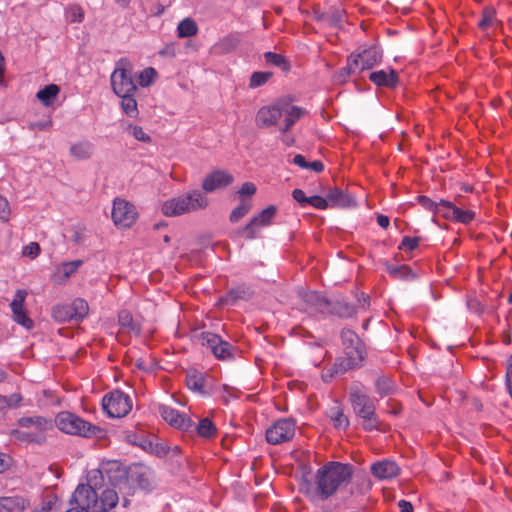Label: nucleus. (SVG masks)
Returning <instances> with one entry per match:
<instances>
[{
    "instance_id": "obj_45",
    "label": "nucleus",
    "mask_w": 512,
    "mask_h": 512,
    "mask_svg": "<svg viewBox=\"0 0 512 512\" xmlns=\"http://www.w3.org/2000/svg\"><path fill=\"white\" fill-rule=\"evenodd\" d=\"M197 433L204 438H211L216 434V427L209 418H204L199 421L196 426Z\"/></svg>"
},
{
    "instance_id": "obj_60",
    "label": "nucleus",
    "mask_w": 512,
    "mask_h": 512,
    "mask_svg": "<svg viewBox=\"0 0 512 512\" xmlns=\"http://www.w3.org/2000/svg\"><path fill=\"white\" fill-rule=\"evenodd\" d=\"M159 54L161 56H169L174 57L176 55L174 44H168L166 45Z\"/></svg>"
},
{
    "instance_id": "obj_30",
    "label": "nucleus",
    "mask_w": 512,
    "mask_h": 512,
    "mask_svg": "<svg viewBox=\"0 0 512 512\" xmlns=\"http://www.w3.org/2000/svg\"><path fill=\"white\" fill-rule=\"evenodd\" d=\"M328 313L335 314L341 318H349L356 313V310L355 307L350 303L343 300H337L330 302Z\"/></svg>"
},
{
    "instance_id": "obj_32",
    "label": "nucleus",
    "mask_w": 512,
    "mask_h": 512,
    "mask_svg": "<svg viewBox=\"0 0 512 512\" xmlns=\"http://www.w3.org/2000/svg\"><path fill=\"white\" fill-rule=\"evenodd\" d=\"M496 23V10L492 6H486L483 8L481 13V19L479 20L477 26L478 28L486 32L490 28H492Z\"/></svg>"
},
{
    "instance_id": "obj_41",
    "label": "nucleus",
    "mask_w": 512,
    "mask_h": 512,
    "mask_svg": "<svg viewBox=\"0 0 512 512\" xmlns=\"http://www.w3.org/2000/svg\"><path fill=\"white\" fill-rule=\"evenodd\" d=\"M198 31V27L194 20L186 18L182 20L177 27V33L180 38L194 36Z\"/></svg>"
},
{
    "instance_id": "obj_4",
    "label": "nucleus",
    "mask_w": 512,
    "mask_h": 512,
    "mask_svg": "<svg viewBox=\"0 0 512 512\" xmlns=\"http://www.w3.org/2000/svg\"><path fill=\"white\" fill-rule=\"evenodd\" d=\"M19 428L10 431V437L25 444L42 445L46 442V432L54 428L53 420L41 415L24 416L17 420Z\"/></svg>"
},
{
    "instance_id": "obj_57",
    "label": "nucleus",
    "mask_w": 512,
    "mask_h": 512,
    "mask_svg": "<svg viewBox=\"0 0 512 512\" xmlns=\"http://www.w3.org/2000/svg\"><path fill=\"white\" fill-rule=\"evenodd\" d=\"M40 252V246L36 242L30 243L28 246L24 248V254L30 257H36Z\"/></svg>"
},
{
    "instance_id": "obj_58",
    "label": "nucleus",
    "mask_w": 512,
    "mask_h": 512,
    "mask_svg": "<svg viewBox=\"0 0 512 512\" xmlns=\"http://www.w3.org/2000/svg\"><path fill=\"white\" fill-rule=\"evenodd\" d=\"M6 398H7L9 408L18 407L23 399L21 394H19V393L11 394L9 396H6Z\"/></svg>"
},
{
    "instance_id": "obj_44",
    "label": "nucleus",
    "mask_w": 512,
    "mask_h": 512,
    "mask_svg": "<svg viewBox=\"0 0 512 512\" xmlns=\"http://www.w3.org/2000/svg\"><path fill=\"white\" fill-rule=\"evenodd\" d=\"M264 59L267 64L279 67L283 71H288L290 69V64L281 54H277L274 52H266L264 54Z\"/></svg>"
},
{
    "instance_id": "obj_50",
    "label": "nucleus",
    "mask_w": 512,
    "mask_h": 512,
    "mask_svg": "<svg viewBox=\"0 0 512 512\" xmlns=\"http://www.w3.org/2000/svg\"><path fill=\"white\" fill-rule=\"evenodd\" d=\"M67 19L71 23H81L84 20V11L78 5H71L66 11Z\"/></svg>"
},
{
    "instance_id": "obj_33",
    "label": "nucleus",
    "mask_w": 512,
    "mask_h": 512,
    "mask_svg": "<svg viewBox=\"0 0 512 512\" xmlns=\"http://www.w3.org/2000/svg\"><path fill=\"white\" fill-rule=\"evenodd\" d=\"M52 316L58 322L75 321V317L70 304L56 305L52 309Z\"/></svg>"
},
{
    "instance_id": "obj_47",
    "label": "nucleus",
    "mask_w": 512,
    "mask_h": 512,
    "mask_svg": "<svg viewBox=\"0 0 512 512\" xmlns=\"http://www.w3.org/2000/svg\"><path fill=\"white\" fill-rule=\"evenodd\" d=\"M331 420L336 429L345 430L349 426L347 416H345L343 411L338 407L331 410Z\"/></svg>"
},
{
    "instance_id": "obj_51",
    "label": "nucleus",
    "mask_w": 512,
    "mask_h": 512,
    "mask_svg": "<svg viewBox=\"0 0 512 512\" xmlns=\"http://www.w3.org/2000/svg\"><path fill=\"white\" fill-rule=\"evenodd\" d=\"M118 322H119L120 326H122L124 328H128L132 331L138 330L134 323L132 314L127 310H122L119 313Z\"/></svg>"
},
{
    "instance_id": "obj_55",
    "label": "nucleus",
    "mask_w": 512,
    "mask_h": 512,
    "mask_svg": "<svg viewBox=\"0 0 512 512\" xmlns=\"http://www.w3.org/2000/svg\"><path fill=\"white\" fill-rule=\"evenodd\" d=\"M419 242H420V238H418V237L412 238L409 236H405V237H403L399 248L404 249L406 251H413L414 249H416L418 247Z\"/></svg>"
},
{
    "instance_id": "obj_54",
    "label": "nucleus",
    "mask_w": 512,
    "mask_h": 512,
    "mask_svg": "<svg viewBox=\"0 0 512 512\" xmlns=\"http://www.w3.org/2000/svg\"><path fill=\"white\" fill-rule=\"evenodd\" d=\"M416 200L426 210L432 211L433 213L435 212L438 201L432 200L423 194L418 195Z\"/></svg>"
},
{
    "instance_id": "obj_31",
    "label": "nucleus",
    "mask_w": 512,
    "mask_h": 512,
    "mask_svg": "<svg viewBox=\"0 0 512 512\" xmlns=\"http://www.w3.org/2000/svg\"><path fill=\"white\" fill-rule=\"evenodd\" d=\"M92 153L93 144L89 141H80L72 144L70 147V154L78 160L88 159Z\"/></svg>"
},
{
    "instance_id": "obj_11",
    "label": "nucleus",
    "mask_w": 512,
    "mask_h": 512,
    "mask_svg": "<svg viewBox=\"0 0 512 512\" xmlns=\"http://www.w3.org/2000/svg\"><path fill=\"white\" fill-rule=\"evenodd\" d=\"M277 211L278 209L275 205H269L253 216L245 226L238 229L237 233L246 240H253L259 237L260 230L272 224Z\"/></svg>"
},
{
    "instance_id": "obj_62",
    "label": "nucleus",
    "mask_w": 512,
    "mask_h": 512,
    "mask_svg": "<svg viewBox=\"0 0 512 512\" xmlns=\"http://www.w3.org/2000/svg\"><path fill=\"white\" fill-rule=\"evenodd\" d=\"M408 270V267L406 265H401L399 267H394L389 270L391 275H395L397 277H402L404 275V272Z\"/></svg>"
},
{
    "instance_id": "obj_64",
    "label": "nucleus",
    "mask_w": 512,
    "mask_h": 512,
    "mask_svg": "<svg viewBox=\"0 0 512 512\" xmlns=\"http://www.w3.org/2000/svg\"><path fill=\"white\" fill-rule=\"evenodd\" d=\"M257 187L252 182H245L237 192H256Z\"/></svg>"
},
{
    "instance_id": "obj_39",
    "label": "nucleus",
    "mask_w": 512,
    "mask_h": 512,
    "mask_svg": "<svg viewBox=\"0 0 512 512\" xmlns=\"http://www.w3.org/2000/svg\"><path fill=\"white\" fill-rule=\"evenodd\" d=\"M376 392L381 396H387L394 392L395 383L387 376H379L375 383Z\"/></svg>"
},
{
    "instance_id": "obj_18",
    "label": "nucleus",
    "mask_w": 512,
    "mask_h": 512,
    "mask_svg": "<svg viewBox=\"0 0 512 512\" xmlns=\"http://www.w3.org/2000/svg\"><path fill=\"white\" fill-rule=\"evenodd\" d=\"M158 412L166 422L175 428L187 431L194 425L189 417L172 407L160 405Z\"/></svg>"
},
{
    "instance_id": "obj_8",
    "label": "nucleus",
    "mask_w": 512,
    "mask_h": 512,
    "mask_svg": "<svg viewBox=\"0 0 512 512\" xmlns=\"http://www.w3.org/2000/svg\"><path fill=\"white\" fill-rule=\"evenodd\" d=\"M382 60V52L378 47L372 46L363 50L358 55H351L348 58L347 66L339 73V78L345 80L351 74L360 73L363 70L373 68Z\"/></svg>"
},
{
    "instance_id": "obj_15",
    "label": "nucleus",
    "mask_w": 512,
    "mask_h": 512,
    "mask_svg": "<svg viewBox=\"0 0 512 512\" xmlns=\"http://www.w3.org/2000/svg\"><path fill=\"white\" fill-rule=\"evenodd\" d=\"M127 478L132 484H136L140 489L151 491L154 484L153 470L141 463L133 464L129 467Z\"/></svg>"
},
{
    "instance_id": "obj_9",
    "label": "nucleus",
    "mask_w": 512,
    "mask_h": 512,
    "mask_svg": "<svg viewBox=\"0 0 512 512\" xmlns=\"http://www.w3.org/2000/svg\"><path fill=\"white\" fill-rule=\"evenodd\" d=\"M111 85L117 96L136 92L137 86L133 80V72L127 59H120L117 62L116 68L111 74Z\"/></svg>"
},
{
    "instance_id": "obj_48",
    "label": "nucleus",
    "mask_w": 512,
    "mask_h": 512,
    "mask_svg": "<svg viewBox=\"0 0 512 512\" xmlns=\"http://www.w3.org/2000/svg\"><path fill=\"white\" fill-rule=\"evenodd\" d=\"M156 76H157V72L154 68H152V67L145 68L138 75L139 85L141 87L150 86L154 82Z\"/></svg>"
},
{
    "instance_id": "obj_7",
    "label": "nucleus",
    "mask_w": 512,
    "mask_h": 512,
    "mask_svg": "<svg viewBox=\"0 0 512 512\" xmlns=\"http://www.w3.org/2000/svg\"><path fill=\"white\" fill-rule=\"evenodd\" d=\"M208 204L206 194H179L163 203L162 212L166 216L174 217L206 208Z\"/></svg>"
},
{
    "instance_id": "obj_1",
    "label": "nucleus",
    "mask_w": 512,
    "mask_h": 512,
    "mask_svg": "<svg viewBox=\"0 0 512 512\" xmlns=\"http://www.w3.org/2000/svg\"><path fill=\"white\" fill-rule=\"evenodd\" d=\"M353 473L351 464L330 461L317 470L314 481L304 483L303 491L312 500L325 501L348 485Z\"/></svg>"
},
{
    "instance_id": "obj_46",
    "label": "nucleus",
    "mask_w": 512,
    "mask_h": 512,
    "mask_svg": "<svg viewBox=\"0 0 512 512\" xmlns=\"http://www.w3.org/2000/svg\"><path fill=\"white\" fill-rule=\"evenodd\" d=\"M272 73L269 71H256L253 72L249 80V88L256 89L265 85L272 77Z\"/></svg>"
},
{
    "instance_id": "obj_37",
    "label": "nucleus",
    "mask_w": 512,
    "mask_h": 512,
    "mask_svg": "<svg viewBox=\"0 0 512 512\" xmlns=\"http://www.w3.org/2000/svg\"><path fill=\"white\" fill-rule=\"evenodd\" d=\"M135 93H126L125 95H119L122 99L121 107L126 115L129 117H136L138 115L137 101L134 97Z\"/></svg>"
},
{
    "instance_id": "obj_20",
    "label": "nucleus",
    "mask_w": 512,
    "mask_h": 512,
    "mask_svg": "<svg viewBox=\"0 0 512 512\" xmlns=\"http://www.w3.org/2000/svg\"><path fill=\"white\" fill-rule=\"evenodd\" d=\"M358 368H360V366L352 364L351 360H349L347 357H337L331 366L325 367L323 369L321 378L324 382L328 383L333 378L343 375L349 370Z\"/></svg>"
},
{
    "instance_id": "obj_38",
    "label": "nucleus",
    "mask_w": 512,
    "mask_h": 512,
    "mask_svg": "<svg viewBox=\"0 0 512 512\" xmlns=\"http://www.w3.org/2000/svg\"><path fill=\"white\" fill-rule=\"evenodd\" d=\"M341 339L343 350L352 349L353 347H358L359 345H364L363 341L359 338V336L350 329H343L341 331Z\"/></svg>"
},
{
    "instance_id": "obj_22",
    "label": "nucleus",
    "mask_w": 512,
    "mask_h": 512,
    "mask_svg": "<svg viewBox=\"0 0 512 512\" xmlns=\"http://www.w3.org/2000/svg\"><path fill=\"white\" fill-rule=\"evenodd\" d=\"M369 80L376 86L386 88H396L399 83V77L397 72L389 68L388 70H378L371 72Z\"/></svg>"
},
{
    "instance_id": "obj_27",
    "label": "nucleus",
    "mask_w": 512,
    "mask_h": 512,
    "mask_svg": "<svg viewBox=\"0 0 512 512\" xmlns=\"http://www.w3.org/2000/svg\"><path fill=\"white\" fill-rule=\"evenodd\" d=\"M295 201L299 203L301 207H306L310 205L317 209H326L327 208V196L324 198L319 194H311L309 197L306 194H292Z\"/></svg>"
},
{
    "instance_id": "obj_6",
    "label": "nucleus",
    "mask_w": 512,
    "mask_h": 512,
    "mask_svg": "<svg viewBox=\"0 0 512 512\" xmlns=\"http://www.w3.org/2000/svg\"><path fill=\"white\" fill-rule=\"evenodd\" d=\"M53 423L54 426L58 427L59 430L66 434L78 435L87 438L97 436L102 432L100 427L93 425L68 411L58 413Z\"/></svg>"
},
{
    "instance_id": "obj_29",
    "label": "nucleus",
    "mask_w": 512,
    "mask_h": 512,
    "mask_svg": "<svg viewBox=\"0 0 512 512\" xmlns=\"http://www.w3.org/2000/svg\"><path fill=\"white\" fill-rule=\"evenodd\" d=\"M240 43V38L237 34H228L221 38L213 47L214 52L217 54H228L234 51Z\"/></svg>"
},
{
    "instance_id": "obj_21",
    "label": "nucleus",
    "mask_w": 512,
    "mask_h": 512,
    "mask_svg": "<svg viewBox=\"0 0 512 512\" xmlns=\"http://www.w3.org/2000/svg\"><path fill=\"white\" fill-rule=\"evenodd\" d=\"M253 296V290L245 285L240 284L231 288L225 295L221 296L217 302L218 306H233L239 300L247 301Z\"/></svg>"
},
{
    "instance_id": "obj_16",
    "label": "nucleus",
    "mask_w": 512,
    "mask_h": 512,
    "mask_svg": "<svg viewBox=\"0 0 512 512\" xmlns=\"http://www.w3.org/2000/svg\"><path fill=\"white\" fill-rule=\"evenodd\" d=\"M27 292L22 289H18L14 295L12 302L10 303V309L12 311L13 320L23 326L26 329L34 327L33 320L28 316L27 310L24 308L25 299Z\"/></svg>"
},
{
    "instance_id": "obj_59",
    "label": "nucleus",
    "mask_w": 512,
    "mask_h": 512,
    "mask_svg": "<svg viewBox=\"0 0 512 512\" xmlns=\"http://www.w3.org/2000/svg\"><path fill=\"white\" fill-rule=\"evenodd\" d=\"M506 383L512 398V358L509 360L506 367Z\"/></svg>"
},
{
    "instance_id": "obj_23",
    "label": "nucleus",
    "mask_w": 512,
    "mask_h": 512,
    "mask_svg": "<svg viewBox=\"0 0 512 512\" xmlns=\"http://www.w3.org/2000/svg\"><path fill=\"white\" fill-rule=\"evenodd\" d=\"M400 468L394 461L384 460L376 462L371 466V473L374 477L384 480L398 476Z\"/></svg>"
},
{
    "instance_id": "obj_35",
    "label": "nucleus",
    "mask_w": 512,
    "mask_h": 512,
    "mask_svg": "<svg viewBox=\"0 0 512 512\" xmlns=\"http://www.w3.org/2000/svg\"><path fill=\"white\" fill-rule=\"evenodd\" d=\"M344 354L345 357L351 360L352 364L362 367L364 365L367 352L365 345H359L358 347H353L352 349H345Z\"/></svg>"
},
{
    "instance_id": "obj_40",
    "label": "nucleus",
    "mask_w": 512,
    "mask_h": 512,
    "mask_svg": "<svg viewBox=\"0 0 512 512\" xmlns=\"http://www.w3.org/2000/svg\"><path fill=\"white\" fill-rule=\"evenodd\" d=\"M293 163L302 169L312 170L317 173L322 172L324 169V164L321 161L315 160L308 162L306 158L301 154L294 156Z\"/></svg>"
},
{
    "instance_id": "obj_61",
    "label": "nucleus",
    "mask_w": 512,
    "mask_h": 512,
    "mask_svg": "<svg viewBox=\"0 0 512 512\" xmlns=\"http://www.w3.org/2000/svg\"><path fill=\"white\" fill-rule=\"evenodd\" d=\"M388 406H389V410H388L389 413L394 414V415L400 414V412L402 410L401 405L398 402L393 401V400H390L388 402Z\"/></svg>"
},
{
    "instance_id": "obj_34",
    "label": "nucleus",
    "mask_w": 512,
    "mask_h": 512,
    "mask_svg": "<svg viewBox=\"0 0 512 512\" xmlns=\"http://www.w3.org/2000/svg\"><path fill=\"white\" fill-rule=\"evenodd\" d=\"M59 91L60 89L57 85L50 84L37 92V98L43 105L50 106L57 97Z\"/></svg>"
},
{
    "instance_id": "obj_43",
    "label": "nucleus",
    "mask_w": 512,
    "mask_h": 512,
    "mask_svg": "<svg viewBox=\"0 0 512 512\" xmlns=\"http://www.w3.org/2000/svg\"><path fill=\"white\" fill-rule=\"evenodd\" d=\"M70 305L75 317V321L82 320L88 315L89 306L86 300L77 298Z\"/></svg>"
},
{
    "instance_id": "obj_24",
    "label": "nucleus",
    "mask_w": 512,
    "mask_h": 512,
    "mask_svg": "<svg viewBox=\"0 0 512 512\" xmlns=\"http://www.w3.org/2000/svg\"><path fill=\"white\" fill-rule=\"evenodd\" d=\"M303 299L307 306L306 309L310 310V312L328 313L330 301L322 297L319 293L310 291L304 295Z\"/></svg>"
},
{
    "instance_id": "obj_25",
    "label": "nucleus",
    "mask_w": 512,
    "mask_h": 512,
    "mask_svg": "<svg viewBox=\"0 0 512 512\" xmlns=\"http://www.w3.org/2000/svg\"><path fill=\"white\" fill-rule=\"evenodd\" d=\"M252 194H241L239 204L231 211L229 221L231 223H238L244 218L253 207Z\"/></svg>"
},
{
    "instance_id": "obj_36",
    "label": "nucleus",
    "mask_w": 512,
    "mask_h": 512,
    "mask_svg": "<svg viewBox=\"0 0 512 512\" xmlns=\"http://www.w3.org/2000/svg\"><path fill=\"white\" fill-rule=\"evenodd\" d=\"M186 385L190 390L197 392L201 395H206V392L204 390L205 378L202 374H200V373L187 374Z\"/></svg>"
},
{
    "instance_id": "obj_42",
    "label": "nucleus",
    "mask_w": 512,
    "mask_h": 512,
    "mask_svg": "<svg viewBox=\"0 0 512 512\" xmlns=\"http://www.w3.org/2000/svg\"><path fill=\"white\" fill-rule=\"evenodd\" d=\"M457 206L446 200H439L434 214H438L447 220H453Z\"/></svg>"
},
{
    "instance_id": "obj_19",
    "label": "nucleus",
    "mask_w": 512,
    "mask_h": 512,
    "mask_svg": "<svg viewBox=\"0 0 512 512\" xmlns=\"http://www.w3.org/2000/svg\"><path fill=\"white\" fill-rule=\"evenodd\" d=\"M358 368H360V366L352 364L351 360H349L347 357H337L331 366L325 367L323 369L321 378L324 382L328 383L333 378L343 375L349 370Z\"/></svg>"
},
{
    "instance_id": "obj_53",
    "label": "nucleus",
    "mask_w": 512,
    "mask_h": 512,
    "mask_svg": "<svg viewBox=\"0 0 512 512\" xmlns=\"http://www.w3.org/2000/svg\"><path fill=\"white\" fill-rule=\"evenodd\" d=\"M11 214V209L8 200L0 195V221L8 222Z\"/></svg>"
},
{
    "instance_id": "obj_5",
    "label": "nucleus",
    "mask_w": 512,
    "mask_h": 512,
    "mask_svg": "<svg viewBox=\"0 0 512 512\" xmlns=\"http://www.w3.org/2000/svg\"><path fill=\"white\" fill-rule=\"evenodd\" d=\"M349 400L354 413L362 419V427L365 431L379 428L380 421L375 413L376 407L372 399L359 386L350 387Z\"/></svg>"
},
{
    "instance_id": "obj_56",
    "label": "nucleus",
    "mask_w": 512,
    "mask_h": 512,
    "mask_svg": "<svg viewBox=\"0 0 512 512\" xmlns=\"http://www.w3.org/2000/svg\"><path fill=\"white\" fill-rule=\"evenodd\" d=\"M131 134L135 139L144 143L150 142L151 140L150 136L147 133H145L142 127L140 126H132Z\"/></svg>"
},
{
    "instance_id": "obj_28",
    "label": "nucleus",
    "mask_w": 512,
    "mask_h": 512,
    "mask_svg": "<svg viewBox=\"0 0 512 512\" xmlns=\"http://www.w3.org/2000/svg\"><path fill=\"white\" fill-rule=\"evenodd\" d=\"M327 208H350L357 202L353 194H327Z\"/></svg>"
},
{
    "instance_id": "obj_10",
    "label": "nucleus",
    "mask_w": 512,
    "mask_h": 512,
    "mask_svg": "<svg viewBox=\"0 0 512 512\" xmlns=\"http://www.w3.org/2000/svg\"><path fill=\"white\" fill-rule=\"evenodd\" d=\"M102 406L110 418H122L129 414L133 404L128 394L115 389L103 397Z\"/></svg>"
},
{
    "instance_id": "obj_3",
    "label": "nucleus",
    "mask_w": 512,
    "mask_h": 512,
    "mask_svg": "<svg viewBox=\"0 0 512 512\" xmlns=\"http://www.w3.org/2000/svg\"><path fill=\"white\" fill-rule=\"evenodd\" d=\"M305 112L303 108L298 106L276 103L261 107L256 114V123L258 127L268 128L278 124V121L283 118V124L279 127V130L286 133Z\"/></svg>"
},
{
    "instance_id": "obj_63",
    "label": "nucleus",
    "mask_w": 512,
    "mask_h": 512,
    "mask_svg": "<svg viewBox=\"0 0 512 512\" xmlns=\"http://www.w3.org/2000/svg\"><path fill=\"white\" fill-rule=\"evenodd\" d=\"M398 506L400 508V512H413L412 504L406 500H400L398 502Z\"/></svg>"
},
{
    "instance_id": "obj_49",
    "label": "nucleus",
    "mask_w": 512,
    "mask_h": 512,
    "mask_svg": "<svg viewBox=\"0 0 512 512\" xmlns=\"http://www.w3.org/2000/svg\"><path fill=\"white\" fill-rule=\"evenodd\" d=\"M82 264H83L82 260H74L71 262H65L59 266L58 271L61 272L63 274V276L67 279L71 275H73L82 266Z\"/></svg>"
},
{
    "instance_id": "obj_2",
    "label": "nucleus",
    "mask_w": 512,
    "mask_h": 512,
    "mask_svg": "<svg viewBox=\"0 0 512 512\" xmlns=\"http://www.w3.org/2000/svg\"><path fill=\"white\" fill-rule=\"evenodd\" d=\"M103 473L92 470L87 484H79L72 494L70 505H75L81 512H108L118 503V494L114 489L106 488L101 491Z\"/></svg>"
},
{
    "instance_id": "obj_14",
    "label": "nucleus",
    "mask_w": 512,
    "mask_h": 512,
    "mask_svg": "<svg viewBox=\"0 0 512 512\" xmlns=\"http://www.w3.org/2000/svg\"><path fill=\"white\" fill-rule=\"evenodd\" d=\"M137 211L135 206L121 198L113 201L112 219L116 226L130 227L136 220Z\"/></svg>"
},
{
    "instance_id": "obj_52",
    "label": "nucleus",
    "mask_w": 512,
    "mask_h": 512,
    "mask_svg": "<svg viewBox=\"0 0 512 512\" xmlns=\"http://www.w3.org/2000/svg\"><path fill=\"white\" fill-rule=\"evenodd\" d=\"M453 221L469 224L475 217V213L471 210H463L457 206Z\"/></svg>"
},
{
    "instance_id": "obj_13",
    "label": "nucleus",
    "mask_w": 512,
    "mask_h": 512,
    "mask_svg": "<svg viewBox=\"0 0 512 512\" xmlns=\"http://www.w3.org/2000/svg\"><path fill=\"white\" fill-rule=\"evenodd\" d=\"M295 431L296 423L293 419H279L266 430V440L269 444L278 445L290 441Z\"/></svg>"
},
{
    "instance_id": "obj_17",
    "label": "nucleus",
    "mask_w": 512,
    "mask_h": 512,
    "mask_svg": "<svg viewBox=\"0 0 512 512\" xmlns=\"http://www.w3.org/2000/svg\"><path fill=\"white\" fill-rule=\"evenodd\" d=\"M233 181L234 177L231 173L216 169L204 178L202 188L204 192H213L214 190L227 188Z\"/></svg>"
},
{
    "instance_id": "obj_12",
    "label": "nucleus",
    "mask_w": 512,
    "mask_h": 512,
    "mask_svg": "<svg viewBox=\"0 0 512 512\" xmlns=\"http://www.w3.org/2000/svg\"><path fill=\"white\" fill-rule=\"evenodd\" d=\"M202 346L211 350L213 355L220 360H231L234 358L236 348L229 342L223 340L218 334L205 331L197 336Z\"/></svg>"
},
{
    "instance_id": "obj_26",
    "label": "nucleus",
    "mask_w": 512,
    "mask_h": 512,
    "mask_svg": "<svg viewBox=\"0 0 512 512\" xmlns=\"http://www.w3.org/2000/svg\"><path fill=\"white\" fill-rule=\"evenodd\" d=\"M27 505L28 502L20 496L0 498V512H22Z\"/></svg>"
}]
</instances>
